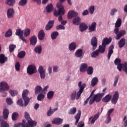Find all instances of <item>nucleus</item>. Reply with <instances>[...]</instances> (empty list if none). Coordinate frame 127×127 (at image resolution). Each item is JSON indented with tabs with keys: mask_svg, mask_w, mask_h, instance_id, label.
<instances>
[{
	"mask_svg": "<svg viewBox=\"0 0 127 127\" xmlns=\"http://www.w3.org/2000/svg\"><path fill=\"white\" fill-rule=\"evenodd\" d=\"M125 45H126V39L122 38L118 42V46L119 48H123Z\"/></svg>",
	"mask_w": 127,
	"mask_h": 127,
	"instance_id": "29",
	"label": "nucleus"
},
{
	"mask_svg": "<svg viewBox=\"0 0 127 127\" xmlns=\"http://www.w3.org/2000/svg\"><path fill=\"white\" fill-rule=\"evenodd\" d=\"M34 51L38 54H41L42 52V46L41 45L38 46L35 48Z\"/></svg>",
	"mask_w": 127,
	"mask_h": 127,
	"instance_id": "34",
	"label": "nucleus"
},
{
	"mask_svg": "<svg viewBox=\"0 0 127 127\" xmlns=\"http://www.w3.org/2000/svg\"><path fill=\"white\" fill-rule=\"evenodd\" d=\"M53 96H54V92L53 91H50L47 93V98L49 100L52 99V98H53Z\"/></svg>",
	"mask_w": 127,
	"mask_h": 127,
	"instance_id": "47",
	"label": "nucleus"
},
{
	"mask_svg": "<svg viewBox=\"0 0 127 127\" xmlns=\"http://www.w3.org/2000/svg\"><path fill=\"white\" fill-rule=\"evenodd\" d=\"M72 22L75 25H79L81 23V18L80 17H76L73 19Z\"/></svg>",
	"mask_w": 127,
	"mask_h": 127,
	"instance_id": "30",
	"label": "nucleus"
},
{
	"mask_svg": "<svg viewBox=\"0 0 127 127\" xmlns=\"http://www.w3.org/2000/svg\"><path fill=\"white\" fill-rule=\"evenodd\" d=\"M9 90V86L7 83L4 81H1L0 83V93H3L4 95H2V97H6L7 92H5Z\"/></svg>",
	"mask_w": 127,
	"mask_h": 127,
	"instance_id": "3",
	"label": "nucleus"
},
{
	"mask_svg": "<svg viewBox=\"0 0 127 127\" xmlns=\"http://www.w3.org/2000/svg\"><path fill=\"white\" fill-rule=\"evenodd\" d=\"M88 10L91 14H93L94 13V11H95V6H91Z\"/></svg>",
	"mask_w": 127,
	"mask_h": 127,
	"instance_id": "57",
	"label": "nucleus"
},
{
	"mask_svg": "<svg viewBox=\"0 0 127 127\" xmlns=\"http://www.w3.org/2000/svg\"><path fill=\"white\" fill-rule=\"evenodd\" d=\"M96 27H97V23L93 22L90 26H89L88 31L89 32H93L96 31Z\"/></svg>",
	"mask_w": 127,
	"mask_h": 127,
	"instance_id": "17",
	"label": "nucleus"
},
{
	"mask_svg": "<svg viewBox=\"0 0 127 127\" xmlns=\"http://www.w3.org/2000/svg\"><path fill=\"white\" fill-rule=\"evenodd\" d=\"M86 86H87L86 83L82 84V81H79L78 84V87L79 89L77 92L76 90H74L71 93L70 95V100L71 101H75V99L79 100L81 97V95L84 92V89L86 88Z\"/></svg>",
	"mask_w": 127,
	"mask_h": 127,
	"instance_id": "1",
	"label": "nucleus"
},
{
	"mask_svg": "<svg viewBox=\"0 0 127 127\" xmlns=\"http://www.w3.org/2000/svg\"><path fill=\"white\" fill-rule=\"evenodd\" d=\"M25 118L26 121H27V122L31 120V118H30V116L27 112H25Z\"/></svg>",
	"mask_w": 127,
	"mask_h": 127,
	"instance_id": "59",
	"label": "nucleus"
},
{
	"mask_svg": "<svg viewBox=\"0 0 127 127\" xmlns=\"http://www.w3.org/2000/svg\"><path fill=\"white\" fill-rule=\"evenodd\" d=\"M41 91L42 92V87H41L40 85H37L35 88V93L36 95L37 94H39V93H41Z\"/></svg>",
	"mask_w": 127,
	"mask_h": 127,
	"instance_id": "40",
	"label": "nucleus"
},
{
	"mask_svg": "<svg viewBox=\"0 0 127 127\" xmlns=\"http://www.w3.org/2000/svg\"><path fill=\"white\" fill-rule=\"evenodd\" d=\"M30 42L31 45L34 46V45L37 43V37L35 36H32L31 38H30Z\"/></svg>",
	"mask_w": 127,
	"mask_h": 127,
	"instance_id": "24",
	"label": "nucleus"
},
{
	"mask_svg": "<svg viewBox=\"0 0 127 127\" xmlns=\"http://www.w3.org/2000/svg\"><path fill=\"white\" fill-rule=\"evenodd\" d=\"M0 127H9V125L6 121L0 120Z\"/></svg>",
	"mask_w": 127,
	"mask_h": 127,
	"instance_id": "37",
	"label": "nucleus"
},
{
	"mask_svg": "<svg viewBox=\"0 0 127 127\" xmlns=\"http://www.w3.org/2000/svg\"><path fill=\"white\" fill-rule=\"evenodd\" d=\"M16 48V46L14 45H10L9 46V51L10 53L13 52L14 51V49Z\"/></svg>",
	"mask_w": 127,
	"mask_h": 127,
	"instance_id": "50",
	"label": "nucleus"
},
{
	"mask_svg": "<svg viewBox=\"0 0 127 127\" xmlns=\"http://www.w3.org/2000/svg\"><path fill=\"white\" fill-rule=\"evenodd\" d=\"M28 0H20L18 2V5L20 6H25L27 3Z\"/></svg>",
	"mask_w": 127,
	"mask_h": 127,
	"instance_id": "45",
	"label": "nucleus"
},
{
	"mask_svg": "<svg viewBox=\"0 0 127 127\" xmlns=\"http://www.w3.org/2000/svg\"><path fill=\"white\" fill-rule=\"evenodd\" d=\"M38 37L39 40H43V39H44L45 37V33L44 32V30L42 29L39 32Z\"/></svg>",
	"mask_w": 127,
	"mask_h": 127,
	"instance_id": "22",
	"label": "nucleus"
},
{
	"mask_svg": "<svg viewBox=\"0 0 127 127\" xmlns=\"http://www.w3.org/2000/svg\"><path fill=\"white\" fill-rule=\"evenodd\" d=\"M76 45L74 42H72L69 45L68 49L70 51H73L76 49Z\"/></svg>",
	"mask_w": 127,
	"mask_h": 127,
	"instance_id": "35",
	"label": "nucleus"
},
{
	"mask_svg": "<svg viewBox=\"0 0 127 127\" xmlns=\"http://www.w3.org/2000/svg\"><path fill=\"white\" fill-rule=\"evenodd\" d=\"M78 15V13L74 10H71L68 13L67 18L71 19Z\"/></svg>",
	"mask_w": 127,
	"mask_h": 127,
	"instance_id": "18",
	"label": "nucleus"
},
{
	"mask_svg": "<svg viewBox=\"0 0 127 127\" xmlns=\"http://www.w3.org/2000/svg\"><path fill=\"white\" fill-rule=\"evenodd\" d=\"M105 96V93H97L93 96V98L96 103H100L102 101V98Z\"/></svg>",
	"mask_w": 127,
	"mask_h": 127,
	"instance_id": "8",
	"label": "nucleus"
},
{
	"mask_svg": "<svg viewBox=\"0 0 127 127\" xmlns=\"http://www.w3.org/2000/svg\"><path fill=\"white\" fill-rule=\"evenodd\" d=\"M43 99H44V94H42V93L39 94V95H38V97H37L38 101H42V100H43Z\"/></svg>",
	"mask_w": 127,
	"mask_h": 127,
	"instance_id": "54",
	"label": "nucleus"
},
{
	"mask_svg": "<svg viewBox=\"0 0 127 127\" xmlns=\"http://www.w3.org/2000/svg\"><path fill=\"white\" fill-rule=\"evenodd\" d=\"M77 112V109L76 107H73L70 109L69 112H68V115H75Z\"/></svg>",
	"mask_w": 127,
	"mask_h": 127,
	"instance_id": "48",
	"label": "nucleus"
},
{
	"mask_svg": "<svg viewBox=\"0 0 127 127\" xmlns=\"http://www.w3.org/2000/svg\"><path fill=\"white\" fill-rule=\"evenodd\" d=\"M6 102L7 105H11L12 104V99L10 97L6 99Z\"/></svg>",
	"mask_w": 127,
	"mask_h": 127,
	"instance_id": "61",
	"label": "nucleus"
},
{
	"mask_svg": "<svg viewBox=\"0 0 127 127\" xmlns=\"http://www.w3.org/2000/svg\"><path fill=\"white\" fill-rule=\"evenodd\" d=\"M117 11H118V9H117L116 8H113L111 9L110 12L111 15H112V16L115 15V13L117 12Z\"/></svg>",
	"mask_w": 127,
	"mask_h": 127,
	"instance_id": "64",
	"label": "nucleus"
},
{
	"mask_svg": "<svg viewBox=\"0 0 127 127\" xmlns=\"http://www.w3.org/2000/svg\"><path fill=\"white\" fill-rule=\"evenodd\" d=\"M29 94V91H28V90L25 89L23 91L22 94V98L24 102V107H26L27 105L29 104V102H30V100H31V97L29 98L27 96H28V94Z\"/></svg>",
	"mask_w": 127,
	"mask_h": 127,
	"instance_id": "4",
	"label": "nucleus"
},
{
	"mask_svg": "<svg viewBox=\"0 0 127 127\" xmlns=\"http://www.w3.org/2000/svg\"><path fill=\"white\" fill-rule=\"evenodd\" d=\"M12 35V31L11 29H9L7 32H6L4 35L5 37H10Z\"/></svg>",
	"mask_w": 127,
	"mask_h": 127,
	"instance_id": "46",
	"label": "nucleus"
},
{
	"mask_svg": "<svg viewBox=\"0 0 127 127\" xmlns=\"http://www.w3.org/2000/svg\"><path fill=\"white\" fill-rule=\"evenodd\" d=\"M16 103L17 105H18V106H20V107H23L24 106L22 99H18Z\"/></svg>",
	"mask_w": 127,
	"mask_h": 127,
	"instance_id": "53",
	"label": "nucleus"
},
{
	"mask_svg": "<svg viewBox=\"0 0 127 127\" xmlns=\"http://www.w3.org/2000/svg\"><path fill=\"white\" fill-rule=\"evenodd\" d=\"M75 56L77 58H83V50L79 49L76 50Z\"/></svg>",
	"mask_w": 127,
	"mask_h": 127,
	"instance_id": "19",
	"label": "nucleus"
},
{
	"mask_svg": "<svg viewBox=\"0 0 127 127\" xmlns=\"http://www.w3.org/2000/svg\"><path fill=\"white\" fill-rule=\"evenodd\" d=\"M91 45L94 47L93 50H95L97 48V46H98V39H97V37H92L91 40Z\"/></svg>",
	"mask_w": 127,
	"mask_h": 127,
	"instance_id": "11",
	"label": "nucleus"
},
{
	"mask_svg": "<svg viewBox=\"0 0 127 127\" xmlns=\"http://www.w3.org/2000/svg\"><path fill=\"white\" fill-rule=\"evenodd\" d=\"M123 70L127 75V62L123 64Z\"/></svg>",
	"mask_w": 127,
	"mask_h": 127,
	"instance_id": "60",
	"label": "nucleus"
},
{
	"mask_svg": "<svg viewBox=\"0 0 127 127\" xmlns=\"http://www.w3.org/2000/svg\"><path fill=\"white\" fill-rule=\"evenodd\" d=\"M54 25V20L49 21L48 24L45 26L46 30H50V29H51L53 27Z\"/></svg>",
	"mask_w": 127,
	"mask_h": 127,
	"instance_id": "15",
	"label": "nucleus"
},
{
	"mask_svg": "<svg viewBox=\"0 0 127 127\" xmlns=\"http://www.w3.org/2000/svg\"><path fill=\"white\" fill-rule=\"evenodd\" d=\"M8 115H9V111L7 109H4L3 111V119L6 120L8 118Z\"/></svg>",
	"mask_w": 127,
	"mask_h": 127,
	"instance_id": "31",
	"label": "nucleus"
},
{
	"mask_svg": "<svg viewBox=\"0 0 127 127\" xmlns=\"http://www.w3.org/2000/svg\"><path fill=\"white\" fill-rule=\"evenodd\" d=\"M27 72L29 75H32V74L36 73V72H37V70H36V67L32 65H29L27 69Z\"/></svg>",
	"mask_w": 127,
	"mask_h": 127,
	"instance_id": "7",
	"label": "nucleus"
},
{
	"mask_svg": "<svg viewBox=\"0 0 127 127\" xmlns=\"http://www.w3.org/2000/svg\"><path fill=\"white\" fill-rule=\"evenodd\" d=\"M119 31L120 29L119 27H115L114 32L116 34V37H115V39H116V40L121 39V37H122V36H124V35H125L127 34V31L125 30Z\"/></svg>",
	"mask_w": 127,
	"mask_h": 127,
	"instance_id": "5",
	"label": "nucleus"
},
{
	"mask_svg": "<svg viewBox=\"0 0 127 127\" xmlns=\"http://www.w3.org/2000/svg\"><path fill=\"white\" fill-rule=\"evenodd\" d=\"M7 61V57H5L4 55L1 54H0V64H3Z\"/></svg>",
	"mask_w": 127,
	"mask_h": 127,
	"instance_id": "26",
	"label": "nucleus"
},
{
	"mask_svg": "<svg viewBox=\"0 0 127 127\" xmlns=\"http://www.w3.org/2000/svg\"><path fill=\"white\" fill-rule=\"evenodd\" d=\"M53 5L52 3H50L47 5L46 7V10L47 13H50V12H52L53 11Z\"/></svg>",
	"mask_w": 127,
	"mask_h": 127,
	"instance_id": "25",
	"label": "nucleus"
},
{
	"mask_svg": "<svg viewBox=\"0 0 127 127\" xmlns=\"http://www.w3.org/2000/svg\"><path fill=\"white\" fill-rule=\"evenodd\" d=\"M99 53H101L103 54V53H105V51L106 50V46L103 45L102 44V45L99 46V49L97 50Z\"/></svg>",
	"mask_w": 127,
	"mask_h": 127,
	"instance_id": "36",
	"label": "nucleus"
},
{
	"mask_svg": "<svg viewBox=\"0 0 127 127\" xmlns=\"http://www.w3.org/2000/svg\"><path fill=\"white\" fill-rule=\"evenodd\" d=\"M99 55H100V53L98 50H96L95 51L91 54V57L92 58H96V57H97V56H99Z\"/></svg>",
	"mask_w": 127,
	"mask_h": 127,
	"instance_id": "43",
	"label": "nucleus"
},
{
	"mask_svg": "<svg viewBox=\"0 0 127 127\" xmlns=\"http://www.w3.org/2000/svg\"><path fill=\"white\" fill-rule=\"evenodd\" d=\"M111 100H112V95L107 94L102 99V102L103 103H109Z\"/></svg>",
	"mask_w": 127,
	"mask_h": 127,
	"instance_id": "28",
	"label": "nucleus"
},
{
	"mask_svg": "<svg viewBox=\"0 0 127 127\" xmlns=\"http://www.w3.org/2000/svg\"><path fill=\"white\" fill-rule=\"evenodd\" d=\"M15 68L16 71H19V70H20V64H19V62L16 63L15 65Z\"/></svg>",
	"mask_w": 127,
	"mask_h": 127,
	"instance_id": "55",
	"label": "nucleus"
},
{
	"mask_svg": "<svg viewBox=\"0 0 127 127\" xmlns=\"http://www.w3.org/2000/svg\"><path fill=\"white\" fill-rule=\"evenodd\" d=\"M117 65V69L120 71V72H121L122 71V69L124 67V64H120Z\"/></svg>",
	"mask_w": 127,
	"mask_h": 127,
	"instance_id": "62",
	"label": "nucleus"
},
{
	"mask_svg": "<svg viewBox=\"0 0 127 127\" xmlns=\"http://www.w3.org/2000/svg\"><path fill=\"white\" fill-rule=\"evenodd\" d=\"M28 127V124L26 123L25 120H22V123H19L18 124H15L13 127Z\"/></svg>",
	"mask_w": 127,
	"mask_h": 127,
	"instance_id": "16",
	"label": "nucleus"
},
{
	"mask_svg": "<svg viewBox=\"0 0 127 127\" xmlns=\"http://www.w3.org/2000/svg\"><path fill=\"white\" fill-rule=\"evenodd\" d=\"M75 119L76 120L75 125L77 126L78 125V123H79V121L80 119H81V110H78V113L75 116Z\"/></svg>",
	"mask_w": 127,
	"mask_h": 127,
	"instance_id": "27",
	"label": "nucleus"
},
{
	"mask_svg": "<svg viewBox=\"0 0 127 127\" xmlns=\"http://www.w3.org/2000/svg\"><path fill=\"white\" fill-rule=\"evenodd\" d=\"M87 29H88V26L85 23H81L79 25V30L81 32H83V31H85Z\"/></svg>",
	"mask_w": 127,
	"mask_h": 127,
	"instance_id": "23",
	"label": "nucleus"
},
{
	"mask_svg": "<svg viewBox=\"0 0 127 127\" xmlns=\"http://www.w3.org/2000/svg\"><path fill=\"white\" fill-rule=\"evenodd\" d=\"M27 123L29 125V126L28 125V127H36V125H37V123L35 121H32V119H31V120L28 121Z\"/></svg>",
	"mask_w": 127,
	"mask_h": 127,
	"instance_id": "33",
	"label": "nucleus"
},
{
	"mask_svg": "<svg viewBox=\"0 0 127 127\" xmlns=\"http://www.w3.org/2000/svg\"><path fill=\"white\" fill-rule=\"evenodd\" d=\"M86 72L88 75H92L94 72V68L91 66H88L86 69Z\"/></svg>",
	"mask_w": 127,
	"mask_h": 127,
	"instance_id": "42",
	"label": "nucleus"
},
{
	"mask_svg": "<svg viewBox=\"0 0 127 127\" xmlns=\"http://www.w3.org/2000/svg\"><path fill=\"white\" fill-rule=\"evenodd\" d=\"M14 9L13 8H9L7 10V16L8 18H13L14 16Z\"/></svg>",
	"mask_w": 127,
	"mask_h": 127,
	"instance_id": "12",
	"label": "nucleus"
},
{
	"mask_svg": "<svg viewBox=\"0 0 127 127\" xmlns=\"http://www.w3.org/2000/svg\"><path fill=\"white\" fill-rule=\"evenodd\" d=\"M23 33L24 31L23 30H21V29L19 28L16 29V32H15V35L17 36H19V38L23 41V42H25V43H27V42L25 38H24V37H23Z\"/></svg>",
	"mask_w": 127,
	"mask_h": 127,
	"instance_id": "6",
	"label": "nucleus"
},
{
	"mask_svg": "<svg viewBox=\"0 0 127 127\" xmlns=\"http://www.w3.org/2000/svg\"><path fill=\"white\" fill-rule=\"evenodd\" d=\"M5 4H8L9 6H13L15 3V0H6Z\"/></svg>",
	"mask_w": 127,
	"mask_h": 127,
	"instance_id": "38",
	"label": "nucleus"
},
{
	"mask_svg": "<svg viewBox=\"0 0 127 127\" xmlns=\"http://www.w3.org/2000/svg\"><path fill=\"white\" fill-rule=\"evenodd\" d=\"M112 42V38L110 37L109 38H105L102 41V45H105L107 46V45L110 44Z\"/></svg>",
	"mask_w": 127,
	"mask_h": 127,
	"instance_id": "21",
	"label": "nucleus"
},
{
	"mask_svg": "<svg viewBox=\"0 0 127 127\" xmlns=\"http://www.w3.org/2000/svg\"><path fill=\"white\" fill-rule=\"evenodd\" d=\"M122 25V20L121 19H118L116 23L115 27H121Z\"/></svg>",
	"mask_w": 127,
	"mask_h": 127,
	"instance_id": "49",
	"label": "nucleus"
},
{
	"mask_svg": "<svg viewBox=\"0 0 127 127\" xmlns=\"http://www.w3.org/2000/svg\"><path fill=\"white\" fill-rule=\"evenodd\" d=\"M59 35V33L58 31H55L53 32L51 35V38L53 40H54L55 39H56L57 38V37Z\"/></svg>",
	"mask_w": 127,
	"mask_h": 127,
	"instance_id": "41",
	"label": "nucleus"
},
{
	"mask_svg": "<svg viewBox=\"0 0 127 127\" xmlns=\"http://www.w3.org/2000/svg\"><path fill=\"white\" fill-rule=\"evenodd\" d=\"M38 72L40 74V77L41 79H44L45 78V69L43 68V66H40L38 68Z\"/></svg>",
	"mask_w": 127,
	"mask_h": 127,
	"instance_id": "10",
	"label": "nucleus"
},
{
	"mask_svg": "<svg viewBox=\"0 0 127 127\" xmlns=\"http://www.w3.org/2000/svg\"><path fill=\"white\" fill-rule=\"evenodd\" d=\"M9 93L12 97H14V96H16L18 94V92L16 90H10Z\"/></svg>",
	"mask_w": 127,
	"mask_h": 127,
	"instance_id": "56",
	"label": "nucleus"
},
{
	"mask_svg": "<svg viewBox=\"0 0 127 127\" xmlns=\"http://www.w3.org/2000/svg\"><path fill=\"white\" fill-rule=\"evenodd\" d=\"M57 110H58V108H57L54 109H52L51 107H50L49 110L47 113V116H48V117H50V116H52L53 114H54Z\"/></svg>",
	"mask_w": 127,
	"mask_h": 127,
	"instance_id": "32",
	"label": "nucleus"
},
{
	"mask_svg": "<svg viewBox=\"0 0 127 127\" xmlns=\"http://www.w3.org/2000/svg\"><path fill=\"white\" fill-rule=\"evenodd\" d=\"M17 117H18V113L15 112L12 114V121H16L17 120Z\"/></svg>",
	"mask_w": 127,
	"mask_h": 127,
	"instance_id": "52",
	"label": "nucleus"
},
{
	"mask_svg": "<svg viewBox=\"0 0 127 127\" xmlns=\"http://www.w3.org/2000/svg\"><path fill=\"white\" fill-rule=\"evenodd\" d=\"M26 53L25 51H22L18 53V58H20L21 59H22V58H24L25 55Z\"/></svg>",
	"mask_w": 127,
	"mask_h": 127,
	"instance_id": "44",
	"label": "nucleus"
},
{
	"mask_svg": "<svg viewBox=\"0 0 127 127\" xmlns=\"http://www.w3.org/2000/svg\"><path fill=\"white\" fill-rule=\"evenodd\" d=\"M114 48H115V46L114 45H112L109 47L107 56V58L108 60H110V59H111V56H112V54L114 53Z\"/></svg>",
	"mask_w": 127,
	"mask_h": 127,
	"instance_id": "14",
	"label": "nucleus"
},
{
	"mask_svg": "<svg viewBox=\"0 0 127 127\" xmlns=\"http://www.w3.org/2000/svg\"><path fill=\"white\" fill-rule=\"evenodd\" d=\"M63 122V119H61L59 118H57L54 119L52 121L53 125H57L58 126L59 125H61Z\"/></svg>",
	"mask_w": 127,
	"mask_h": 127,
	"instance_id": "20",
	"label": "nucleus"
},
{
	"mask_svg": "<svg viewBox=\"0 0 127 127\" xmlns=\"http://www.w3.org/2000/svg\"><path fill=\"white\" fill-rule=\"evenodd\" d=\"M99 81V79H98V77H95L92 78L91 80V86L92 87H95L96 85H97V83Z\"/></svg>",
	"mask_w": 127,
	"mask_h": 127,
	"instance_id": "39",
	"label": "nucleus"
},
{
	"mask_svg": "<svg viewBox=\"0 0 127 127\" xmlns=\"http://www.w3.org/2000/svg\"><path fill=\"white\" fill-rule=\"evenodd\" d=\"M121 63H122V60H121V59L116 58L114 61V64L116 65H119V64H121Z\"/></svg>",
	"mask_w": 127,
	"mask_h": 127,
	"instance_id": "58",
	"label": "nucleus"
},
{
	"mask_svg": "<svg viewBox=\"0 0 127 127\" xmlns=\"http://www.w3.org/2000/svg\"><path fill=\"white\" fill-rule=\"evenodd\" d=\"M57 7L58 8V11L55 10L54 11V14L55 16H59V15H64L65 13V9H64V6L63 4H61L60 3L57 4Z\"/></svg>",
	"mask_w": 127,
	"mask_h": 127,
	"instance_id": "2",
	"label": "nucleus"
},
{
	"mask_svg": "<svg viewBox=\"0 0 127 127\" xmlns=\"http://www.w3.org/2000/svg\"><path fill=\"white\" fill-rule=\"evenodd\" d=\"M56 29L57 30H64L65 29V26L62 25H59L56 26Z\"/></svg>",
	"mask_w": 127,
	"mask_h": 127,
	"instance_id": "63",
	"label": "nucleus"
},
{
	"mask_svg": "<svg viewBox=\"0 0 127 127\" xmlns=\"http://www.w3.org/2000/svg\"><path fill=\"white\" fill-rule=\"evenodd\" d=\"M88 68V64L86 63H82L80 64L79 71L82 73H85L87 71Z\"/></svg>",
	"mask_w": 127,
	"mask_h": 127,
	"instance_id": "13",
	"label": "nucleus"
},
{
	"mask_svg": "<svg viewBox=\"0 0 127 127\" xmlns=\"http://www.w3.org/2000/svg\"><path fill=\"white\" fill-rule=\"evenodd\" d=\"M30 35V29L27 28L24 30V35L25 37H27Z\"/></svg>",
	"mask_w": 127,
	"mask_h": 127,
	"instance_id": "51",
	"label": "nucleus"
},
{
	"mask_svg": "<svg viewBox=\"0 0 127 127\" xmlns=\"http://www.w3.org/2000/svg\"><path fill=\"white\" fill-rule=\"evenodd\" d=\"M119 97L120 95L119 94V92L116 91L114 95H113L112 99L111 100L112 104L116 105V104L118 103V100H119Z\"/></svg>",
	"mask_w": 127,
	"mask_h": 127,
	"instance_id": "9",
	"label": "nucleus"
}]
</instances>
